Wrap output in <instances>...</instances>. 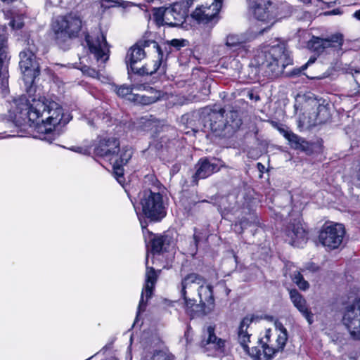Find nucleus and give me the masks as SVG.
I'll use <instances>...</instances> for the list:
<instances>
[{"label":"nucleus","instance_id":"nucleus-41","mask_svg":"<svg viewBox=\"0 0 360 360\" xmlns=\"http://www.w3.org/2000/svg\"><path fill=\"white\" fill-rule=\"evenodd\" d=\"M304 4H314L316 6H319V5L322 3L321 0H300Z\"/></svg>","mask_w":360,"mask_h":360},{"label":"nucleus","instance_id":"nucleus-24","mask_svg":"<svg viewBox=\"0 0 360 360\" xmlns=\"http://www.w3.org/2000/svg\"><path fill=\"white\" fill-rule=\"evenodd\" d=\"M268 351L269 348L260 342L258 346L252 347L250 350L248 349V351L245 352L255 360H270L274 355H267L269 353Z\"/></svg>","mask_w":360,"mask_h":360},{"label":"nucleus","instance_id":"nucleus-38","mask_svg":"<svg viewBox=\"0 0 360 360\" xmlns=\"http://www.w3.org/2000/svg\"><path fill=\"white\" fill-rule=\"evenodd\" d=\"M115 6H122V3L120 2L118 0H104L102 2V6L105 8Z\"/></svg>","mask_w":360,"mask_h":360},{"label":"nucleus","instance_id":"nucleus-51","mask_svg":"<svg viewBox=\"0 0 360 360\" xmlns=\"http://www.w3.org/2000/svg\"><path fill=\"white\" fill-rule=\"evenodd\" d=\"M240 228H242L243 226H244L243 222L240 223Z\"/></svg>","mask_w":360,"mask_h":360},{"label":"nucleus","instance_id":"nucleus-49","mask_svg":"<svg viewBox=\"0 0 360 360\" xmlns=\"http://www.w3.org/2000/svg\"><path fill=\"white\" fill-rule=\"evenodd\" d=\"M194 240H195L196 243L198 242L197 237L195 236H194Z\"/></svg>","mask_w":360,"mask_h":360},{"label":"nucleus","instance_id":"nucleus-19","mask_svg":"<svg viewBox=\"0 0 360 360\" xmlns=\"http://www.w3.org/2000/svg\"><path fill=\"white\" fill-rule=\"evenodd\" d=\"M196 171L193 175V182L198 184L199 179H205L213 173L218 172L220 169V167L214 163L210 161L207 158H200L198 163L195 165Z\"/></svg>","mask_w":360,"mask_h":360},{"label":"nucleus","instance_id":"nucleus-43","mask_svg":"<svg viewBox=\"0 0 360 360\" xmlns=\"http://www.w3.org/2000/svg\"><path fill=\"white\" fill-rule=\"evenodd\" d=\"M353 16L359 20H360V10L356 11L354 14H353Z\"/></svg>","mask_w":360,"mask_h":360},{"label":"nucleus","instance_id":"nucleus-54","mask_svg":"<svg viewBox=\"0 0 360 360\" xmlns=\"http://www.w3.org/2000/svg\"><path fill=\"white\" fill-rule=\"evenodd\" d=\"M53 139H50V140L49 139L48 141H49L50 143H52V141H53Z\"/></svg>","mask_w":360,"mask_h":360},{"label":"nucleus","instance_id":"nucleus-48","mask_svg":"<svg viewBox=\"0 0 360 360\" xmlns=\"http://www.w3.org/2000/svg\"><path fill=\"white\" fill-rule=\"evenodd\" d=\"M155 101V98H152L150 101H148V103H152Z\"/></svg>","mask_w":360,"mask_h":360},{"label":"nucleus","instance_id":"nucleus-4","mask_svg":"<svg viewBox=\"0 0 360 360\" xmlns=\"http://www.w3.org/2000/svg\"><path fill=\"white\" fill-rule=\"evenodd\" d=\"M200 118L205 122L203 128H208L219 136L233 133L242 124L238 111L230 110L226 112L223 108H204Z\"/></svg>","mask_w":360,"mask_h":360},{"label":"nucleus","instance_id":"nucleus-37","mask_svg":"<svg viewBox=\"0 0 360 360\" xmlns=\"http://www.w3.org/2000/svg\"><path fill=\"white\" fill-rule=\"evenodd\" d=\"M351 74L352 75L354 79L358 86L357 91L352 94L351 95H355L360 92V68L359 69H351Z\"/></svg>","mask_w":360,"mask_h":360},{"label":"nucleus","instance_id":"nucleus-2","mask_svg":"<svg viewBox=\"0 0 360 360\" xmlns=\"http://www.w3.org/2000/svg\"><path fill=\"white\" fill-rule=\"evenodd\" d=\"M180 293L186 312L192 317L207 314L214 309L212 287L198 274H189L182 279Z\"/></svg>","mask_w":360,"mask_h":360},{"label":"nucleus","instance_id":"nucleus-53","mask_svg":"<svg viewBox=\"0 0 360 360\" xmlns=\"http://www.w3.org/2000/svg\"><path fill=\"white\" fill-rule=\"evenodd\" d=\"M98 120H99V117H98L97 119H96L95 122L96 123H97L98 122Z\"/></svg>","mask_w":360,"mask_h":360},{"label":"nucleus","instance_id":"nucleus-55","mask_svg":"<svg viewBox=\"0 0 360 360\" xmlns=\"http://www.w3.org/2000/svg\"><path fill=\"white\" fill-rule=\"evenodd\" d=\"M141 227H142L143 229L146 228V226H144L143 225L142 222H141Z\"/></svg>","mask_w":360,"mask_h":360},{"label":"nucleus","instance_id":"nucleus-1","mask_svg":"<svg viewBox=\"0 0 360 360\" xmlns=\"http://www.w3.org/2000/svg\"><path fill=\"white\" fill-rule=\"evenodd\" d=\"M14 115H11L16 125L28 121L41 124L46 133H50L57 126L68 124L71 117L65 115L62 106L54 101L46 97L21 96L15 101Z\"/></svg>","mask_w":360,"mask_h":360},{"label":"nucleus","instance_id":"nucleus-17","mask_svg":"<svg viewBox=\"0 0 360 360\" xmlns=\"http://www.w3.org/2000/svg\"><path fill=\"white\" fill-rule=\"evenodd\" d=\"M342 41V35L335 34L326 39L313 37L309 41L308 46L313 51L321 53L328 48H338L341 46Z\"/></svg>","mask_w":360,"mask_h":360},{"label":"nucleus","instance_id":"nucleus-7","mask_svg":"<svg viewBox=\"0 0 360 360\" xmlns=\"http://www.w3.org/2000/svg\"><path fill=\"white\" fill-rule=\"evenodd\" d=\"M140 205L143 214L152 221H159L166 216L163 197L158 192L144 191L140 194Z\"/></svg>","mask_w":360,"mask_h":360},{"label":"nucleus","instance_id":"nucleus-36","mask_svg":"<svg viewBox=\"0 0 360 360\" xmlns=\"http://www.w3.org/2000/svg\"><path fill=\"white\" fill-rule=\"evenodd\" d=\"M82 71L91 77L100 79L101 73L94 68L84 65L82 68Z\"/></svg>","mask_w":360,"mask_h":360},{"label":"nucleus","instance_id":"nucleus-44","mask_svg":"<svg viewBox=\"0 0 360 360\" xmlns=\"http://www.w3.org/2000/svg\"><path fill=\"white\" fill-rule=\"evenodd\" d=\"M103 360H116V358L110 354V355L106 356L105 359Z\"/></svg>","mask_w":360,"mask_h":360},{"label":"nucleus","instance_id":"nucleus-15","mask_svg":"<svg viewBox=\"0 0 360 360\" xmlns=\"http://www.w3.org/2000/svg\"><path fill=\"white\" fill-rule=\"evenodd\" d=\"M148 256L146 259V271L145 275V284L142 290L141 299L138 307L137 315L145 310L146 302L152 296L153 290L156 283L158 275V272L153 268L148 266Z\"/></svg>","mask_w":360,"mask_h":360},{"label":"nucleus","instance_id":"nucleus-31","mask_svg":"<svg viewBox=\"0 0 360 360\" xmlns=\"http://www.w3.org/2000/svg\"><path fill=\"white\" fill-rule=\"evenodd\" d=\"M113 173L114 176L116 178L117 181L122 185L124 182V169L122 168V165L119 164L118 162L112 161Z\"/></svg>","mask_w":360,"mask_h":360},{"label":"nucleus","instance_id":"nucleus-6","mask_svg":"<svg viewBox=\"0 0 360 360\" xmlns=\"http://www.w3.org/2000/svg\"><path fill=\"white\" fill-rule=\"evenodd\" d=\"M195 0H179L168 8H158L154 10L153 18L158 25L170 27L181 25L187 15L188 8Z\"/></svg>","mask_w":360,"mask_h":360},{"label":"nucleus","instance_id":"nucleus-23","mask_svg":"<svg viewBox=\"0 0 360 360\" xmlns=\"http://www.w3.org/2000/svg\"><path fill=\"white\" fill-rule=\"evenodd\" d=\"M253 32H255V30ZM256 35L255 33L253 36H248L245 34H229L226 37L225 44L233 50L245 49V44Z\"/></svg>","mask_w":360,"mask_h":360},{"label":"nucleus","instance_id":"nucleus-27","mask_svg":"<svg viewBox=\"0 0 360 360\" xmlns=\"http://www.w3.org/2000/svg\"><path fill=\"white\" fill-rule=\"evenodd\" d=\"M161 59H157L153 62L146 63L145 65L141 68H138L134 72L141 75H153L158 70H160L162 72H165L164 67L161 68L162 65Z\"/></svg>","mask_w":360,"mask_h":360},{"label":"nucleus","instance_id":"nucleus-13","mask_svg":"<svg viewBox=\"0 0 360 360\" xmlns=\"http://www.w3.org/2000/svg\"><path fill=\"white\" fill-rule=\"evenodd\" d=\"M226 341L218 338L214 331V326H208L203 330V338L200 345L207 356H219L225 350Z\"/></svg>","mask_w":360,"mask_h":360},{"label":"nucleus","instance_id":"nucleus-50","mask_svg":"<svg viewBox=\"0 0 360 360\" xmlns=\"http://www.w3.org/2000/svg\"><path fill=\"white\" fill-rule=\"evenodd\" d=\"M94 356H94H91V357L88 358V359H86V360H90V359H91Z\"/></svg>","mask_w":360,"mask_h":360},{"label":"nucleus","instance_id":"nucleus-16","mask_svg":"<svg viewBox=\"0 0 360 360\" xmlns=\"http://www.w3.org/2000/svg\"><path fill=\"white\" fill-rule=\"evenodd\" d=\"M120 142L115 137L103 138L95 148V154L98 156L106 158L109 161H113L117 156Z\"/></svg>","mask_w":360,"mask_h":360},{"label":"nucleus","instance_id":"nucleus-22","mask_svg":"<svg viewBox=\"0 0 360 360\" xmlns=\"http://www.w3.org/2000/svg\"><path fill=\"white\" fill-rule=\"evenodd\" d=\"M252 317L245 316L240 321L238 328V341L243 347L244 352L248 351V342H250L251 334L249 330L250 325L252 322Z\"/></svg>","mask_w":360,"mask_h":360},{"label":"nucleus","instance_id":"nucleus-3","mask_svg":"<svg viewBox=\"0 0 360 360\" xmlns=\"http://www.w3.org/2000/svg\"><path fill=\"white\" fill-rule=\"evenodd\" d=\"M255 60L259 71L271 79L280 76L285 68L292 63L289 52L283 44L266 47L258 51Z\"/></svg>","mask_w":360,"mask_h":360},{"label":"nucleus","instance_id":"nucleus-28","mask_svg":"<svg viewBox=\"0 0 360 360\" xmlns=\"http://www.w3.org/2000/svg\"><path fill=\"white\" fill-rule=\"evenodd\" d=\"M167 236H157L151 240V251L153 254L166 250L170 242Z\"/></svg>","mask_w":360,"mask_h":360},{"label":"nucleus","instance_id":"nucleus-11","mask_svg":"<svg viewBox=\"0 0 360 360\" xmlns=\"http://www.w3.org/2000/svg\"><path fill=\"white\" fill-rule=\"evenodd\" d=\"M288 340V333L286 329L281 323H276L274 330L267 329L264 336L261 339V342L264 343L269 348V356L274 355L276 352L282 351Z\"/></svg>","mask_w":360,"mask_h":360},{"label":"nucleus","instance_id":"nucleus-30","mask_svg":"<svg viewBox=\"0 0 360 360\" xmlns=\"http://www.w3.org/2000/svg\"><path fill=\"white\" fill-rule=\"evenodd\" d=\"M132 156V150L129 148H123L120 151V154L117 153V156L115 157L113 161L118 162L120 165H126Z\"/></svg>","mask_w":360,"mask_h":360},{"label":"nucleus","instance_id":"nucleus-5","mask_svg":"<svg viewBox=\"0 0 360 360\" xmlns=\"http://www.w3.org/2000/svg\"><path fill=\"white\" fill-rule=\"evenodd\" d=\"M83 22L77 12L59 15L52 19L51 29L57 43H64L77 38L82 31Z\"/></svg>","mask_w":360,"mask_h":360},{"label":"nucleus","instance_id":"nucleus-25","mask_svg":"<svg viewBox=\"0 0 360 360\" xmlns=\"http://www.w3.org/2000/svg\"><path fill=\"white\" fill-rule=\"evenodd\" d=\"M280 132L288 141L291 147L295 149L305 150L306 141L297 134L284 129H279Z\"/></svg>","mask_w":360,"mask_h":360},{"label":"nucleus","instance_id":"nucleus-18","mask_svg":"<svg viewBox=\"0 0 360 360\" xmlns=\"http://www.w3.org/2000/svg\"><path fill=\"white\" fill-rule=\"evenodd\" d=\"M148 41H140L128 51L126 56V63L128 69H130L134 72L138 68L136 67V64L146 56V53L144 49L150 47V44H144V42Z\"/></svg>","mask_w":360,"mask_h":360},{"label":"nucleus","instance_id":"nucleus-39","mask_svg":"<svg viewBox=\"0 0 360 360\" xmlns=\"http://www.w3.org/2000/svg\"><path fill=\"white\" fill-rule=\"evenodd\" d=\"M168 43L171 45V47H174L177 49L184 46V40H180L177 39H174L171 41H167Z\"/></svg>","mask_w":360,"mask_h":360},{"label":"nucleus","instance_id":"nucleus-9","mask_svg":"<svg viewBox=\"0 0 360 360\" xmlns=\"http://www.w3.org/2000/svg\"><path fill=\"white\" fill-rule=\"evenodd\" d=\"M36 49L33 46L20 53L19 66L26 84H32L39 75V65L35 56Z\"/></svg>","mask_w":360,"mask_h":360},{"label":"nucleus","instance_id":"nucleus-57","mask_svg":"<svg viewBox=\"0 0 360 360\" xmlns=\"http://www.w3.org/2000/svg\"><path fill=\"white\" fill-rule=\"evenodd\" d=\"M105 347H103V349L101 350V352H102L103 350L105 349Z\"/></svg>","mask_w":360,"mask_h":360},{"label":"nucleus","instance_id":"nucleus-40","mask_svg":"<svg viewBox=\"0 0 360 360\" xmlns=\"http://www.w3.org/2000/svg\"><path fill=\"white\" fill-rule=\"evenodd\" d=\"M71 150H73L75 152H77V153H81V154H84V155H87V154L89 153V150L88 148H82V147H79V146L72 147L71 148Z\"/></svg>","mask_w":360,"mask_h":360},{"label":"nucleus","instance_id":"nucleus-42","mask_svg":"<svg viewBox=\"0 0 360 360\" xmlns=\"http://www.w3.org/2000/svg\"><path fill=\"white\" fill-rule=\"evenodd\" d=\"M315 60H316V58H312V57H311V58H310L309 59L308 62H307L304 65H303V66L302 67V70H304L305 68H307V67L309 65H310V64H311V63H314L315 62Z\"/></svg>","mask_w":360,"mask_h":360},{"label":"nucleus","instance_id":"nucleus-33","mask_svg":"<svg viewBox=\"0 0 360 360\" xmlns=\"http://www.w3.org/2000/svg\"><path fill=\"white\" fill-rule=\"evenodd\" d=\"M144 360H174V358L165 352L157 351L150 356H146Z\"/></svg>","mask_w":360,"mask_h":360},{"label":"nucleus","instance_id":"nucleus-14","mask_svg":"<svg viewBox=\"0 0 360 360\" xmlns=\"http://www.w3.org/2000/svg\"><path fill=\"white\" fill-rule=\"evenodd\" d=\"M85 41L90 53L94 55L95 59L100 63L99 66L104 64L109 58V50L105 37L102 34H99L96 37L86 34L85 35Z\"/></svg>","mask_w":360,"mask_h":360},{"label":"nucleus","instance_id":"nucleus-29","mask_svg":"<svg viewBox=\"0 0 360 360\" xmlns=\"http://www.w3.org/2000/svg\"><path fill=\"white\" fill-rule=\"evenodd\" d=\"M147 86L145 84H133L131 86L122 85L118 88H116V94L121 97H124L130 94L134 89L139 91L145 90Z\"/></svg>","mask_w":360,"mask_h":360},{"label":"nucleus","instance_id":"nucleus-46","mask_svg":"<svg viewBox=\"0 0 360 360\" xmlns=\"http://www.w3.org/2000/svg\"><path fill=\"white\" fill-rule=\"evenodd\" d=\"M330 13L333 14V15H335V14H338V13H339V12H338V11H335V10H334V11H331Z\"/></svg>","mask_w":360,"mask_h":360},{"label":"nucleus","instance_id":"nucleus-45","mask_svg":"<svg viewBox=\"0 0 360 360\" xmlns=\"http://www.w3.org/2000/svg\"><path fill=\"white\" fill-rule=\"evenodd\" d=\"M257 167L259 170L264 168V165L260 162L257 163Z\"/></svg>","mask_w":360,"mask_h":360},{"label":"nucleus","instance_id":"nucleus-35","mask_svg":"<svg viewBox=\"0 0 360 360\" xmlns=\"http://www.w3.org/2000/svg\"><path fill=\"white\" fill-rule=\"evenodd\" d=\"M12 30H19L24 25L22 18L20 15L14 16L8 23Z\"/></svg>","mask_w":360,"mask_h":360},{"label":"nucleus","instance_id":"nucleus-10","mask_svg":"<svg viewBox=\"0 0 360 360\" xmlns=\"http://www.w3.org/2000/svg\"><path fill=\"white\" fill-rule=\"evenodd\" d=\"M272 9L271 0H254L252 6L253 15L259 22L264 25V27L255 30V34H262L274 23V12Z\"/></svg>","mask_w":360,"mask_h":360},{"label":"nucleus","instance_id":"nucleus-8","mask_svg":"<svg viewBox=\"0 0 360 360\" xmlns=\"http://www.w3.org/2000/svg\"><path fill=\"white\" fill-rule=\"evenodd\" d=\"M342 323L354 340H360V299L347 304L342 311Z\"/></svg>","mask_w":360,"mask_h":360},{"label":"nucleus","instance_id":"nucleus-12","mask_svg":"<svg viewBox=\"0 0 360 360\" xmlns=\"http://www.w3.org/2000/svg\"><path fill=\"white\" fill-rule=\"evenodd\" d=\"M345 229L341 224H325L319 236V242L329 249L338 248L342 243Z\"/></svg>","mask_w":360,"mask_h":360},{"label":"nucleus","instance_id":"nucleus-56","mask_svg":"<svg viewBox=\"0 0 360 360\" xmlns=\"http://www.w3.org/2000/svg\"><path fill=\"white\" fill-rule=\"evenodd\" d=\"M252 96H253V94H250V98H252Z\"/></svg>","mask_w":360,"mask_h":360},{"label":"nucleus","instance_id":"nucleus-32","mask_svg":"<svg viewBox=\"0 0 360 360\" xmlns=\"http://www.w3.org/2000/svg\"><path fill=\"white\" fill-rule=\"evenodd\" d=\"M292 281L301 290H306L309 288L308 282L304 279L302 275L298 271H295L292 275Z\"/></svg>","mask_w":360,"mask_h":360},{"label":"nucleus","instance_id":"nucleus-52","mask_svg":"<svg viewBox=\"0 0 360 360\" xmlns=\"http://www.w3.org/2000/svg\"><path fill=\"white\" fill-rule=\"evenodd\" d=\"M259 98L258 96H255V100H259Z\"/></svg>","mask_w":360,"mask_h":360},{"label":"nucleus","instance_id":"nucleus-26","mask_svg":"<svg viewBox=\"0 0 360 360\" xmlns=\"http://www.w3.org/2000/svg\"><path fill=\"white\" fill-rule=\"evenodd\" d=\"M144 44H150V46L154 50L155 53H158V58L161 59L162 62L163 61L164 56L166 55L167 56L172 51L171 45L168 43V41L158 44L155 41L149 40L148 41L144 42Z\"/></svg>","mask_w":360,"mask_h":360},{"label":"nucleus","instance_id":"nucleus-34","mask_svg":"<svg viewBox=\"0 0 360 360\" xmlns=\"http://www.w3.org/2000/svg\"><path fill=\"white\" fill-rule=\"evenodd\" d=\"M330 115V112L327 105L319 104L317 108V119L319 122H322L326 120Z\"/></svg>","mask_w":360,"mask_h":360},{"label":"nucleus","instance_id":"nucleus-21","mask_svg":"<svg viewBox=\"0 0 360 360\" xmlns=\"http://www.w3.org/2000/svg\"><path fill=\"white\" fill-rule=\"evenodd\" d=\"M289 294L294 307L303 315L309 324H311L313 322V314L308 308L304 297L295 289L290 290Z\"/></svg>","mask_w":360,"mask_h":360},{"label":"nucleus","instance_id":"nucleus-20","mask_svg":"<svg viewBox=\"0 0 360 360\" xmlns=\"http://www.w3.org/2000/svg\"><path fill=\"white\" fill-rule=\"evenodd\" d=\"M286 234L290 238L289 243L297 248L302 247L308 238L307 232L300 222L290 225Z\"/></svg>","mask_w":360,"mask_h":360},{"label":"nucleus","instance_id":"nucleus-47","mask_svg":"<svg viewBox=\"0 0 360 360\" xmlns=\"http://www.w3.org/2000/svg\"><path fill=\"white\" fill-rule=\"evenodd\" d=\"M89 124L90 126H94V120H92V121H89Z\"/></svg>","mask_w":360,"mask_h":360}]
</instances>
